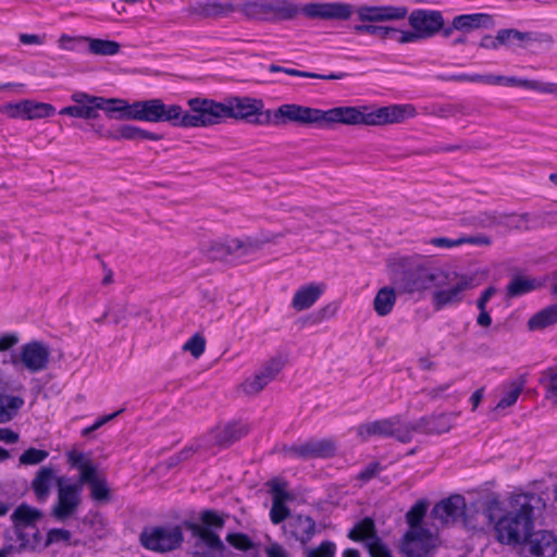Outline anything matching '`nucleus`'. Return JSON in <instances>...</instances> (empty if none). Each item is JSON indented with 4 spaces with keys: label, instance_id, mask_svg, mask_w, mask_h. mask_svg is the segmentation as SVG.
<instances>
[{
    "label": "nucleus",
    "instance_id": "nucleus-28",
    "mask_svg": "<svg viewBox=\"0 0 557 557\" xmlns=\"http://www.w3.org/2000/svg\"><path fill=\"white\" fill-rule=\"evenodd\" d=\"M323 289V285L313 283L300 287L293 297L292 307L297 311L310 308L320 298Z\"/></svg>",
    "mask_w": 557,
    "mask_h": 557
},
{
    "label": "nucleus",
    "instance_id": "nucleus-44",
    "mask_svg": "<svg viewBox=\"0 0 557 557\" xmlns=\"http://www.w3.org/2000/svg\"><path fill=\"white\" fill-rule=\"evenodd\" d=\"M89 42V51L97 55H114L120 51V44L113 40L84 38Z\"/></svg>",
    "mask_w": 557,
    "mask_h": 557
},
{
    "label": "nucleus",
    "instance_id": "nucleus-37",
    "mask_svg": "<svg viewBox=\"0 0 557 557\" xmlns=\"http://www.w3.org/2000/svg\"><path fill=\"white\" fill-rule=\"evenodd\" d=\"M396 302V294L393 287L385 286L377 290L373 308L380 317L387 315L394 308Z\"/></svg>",
    "mask_w": 557,
    "mask_h": 557
},
{
    "label": "nucleus",
    "instance_id": "nucleus-10",
    "mask_svg": "<svg viewBox=\"0 0 557 557\" xmlns=\"http://www.w3.org/2000/svg\"><path fill=\"white\" fill-rule=\"evenodd\" d=\"M58 500L51 509V515L58 521H65L72 517L81 505V484H65L64 478L57 479Z\"/></svg>",
    "mask_w": 557,
    "mask_h": 557
},
{
    "label": "nucleus",
    "instance_id": "nucleus-6",
    "mask_svg": "<svg viewBox=\"0 0 557 557\" xmlns=\"http://www.w3.org/2000/svg\"><path fill=\"white\" fill-rule=\"evenodd\" d=\"M44 513L40 509L29 506L26 503L18 505L13 511L11 519L21 540V547L34 548L40 542L38 523Z\"/></svg>",
    "mask_w": 557,
    "mask_h": 557
},
{
    "label": "nucleus",
    "instance_id": "nucleus-62",
    "mask_svg": "<svg viewBox=\"0 0 557 557\" xmlns=\"http://www.w3.org/2000/svg\"><path fill=\"white\" fill-rule=\"evenodd\" d=\"M71 532L64 529H51L47 535V545L61 541H69Z\"/></svg>",
    "mask_w": 557,
    "mask_h": 557
},
{
    "label": "nucleus",
    "instance_id": "nucleus-59",
    "mask_svg": "<svg viewBox=\"0 0 557 557\" xmlns=\"http://www.w3.org/2000/svg\"><path fill=\"white\" fill-rule=\"evenodd\" d=\"M289 513H290V511L285 506V504L272 503V508L270 510V518L274 524H278V523L283 522L289 516Z\"/></svg>",
    "mask_w": 557,
    "mask_h": 557
},
{
    "label": "nucleus",
    "instance_id": "nucleus-13",
    "mask_svg": "<svg viewBox=\"0 0 557 557\" xmlns=\"http://www.w3.org/2000/svg\"><path fill=\"white\" fill-rule=\"evenodd\" d=\"M286 454L300 459L330 458L335 455L336 445L332 440H310L285 448Z\"/></svg>",
    "mask_w": 557,
    "mask_h": 557
},
{
    "label": "nucleus",
    "instance_id": "nucleus-30",
    "mask_svg": "<svg viewBox=\"0 0 557 557\" xmlns=\"http://www.w3.org/2000/svg\"><path fill=\"white\" fill-rule=\"evenodd\" d=\"M72 101L79 104L85 120H96L99 117V110L103 102V97L91 96L86 92L76 91L71 96Z\"/></svg>",
    "mask_w": 557,
    "mask_h": 557
},
{
    "label": "nucleus",
    "instance_id": "nucleus-33",
    "mask_svg": "<svg viewBox=\"0 0 557 557\" xmlns=\"http://www.w3.org/2000/svg\"><path fill=\"white\" fill-rule=\"evenodd\" d=\"M454 413L440 412L423 417L426 435L447 433L454 425Z\"/></svg>",
    "mask_w": 557,
    "mask_h": 557
},
{
    "label": "nucleus",
    "instance_id": "nucleus-17",
    "mask_svg": "<svg viewBox=\"0 0 557 557\" xmlns=\"http://www.w3.org/2000/svg\"><path fill=\"white\" fill-rule=\"evenodd\" d=\"M283 236L284 234L261 232L253 236L233 238L231 247L235 249V256L237 258H245L260 251L267 244L276 243L277 239H280Z\"/></svg>",
    "mask_w": 557,
    "mask_h": 557
},
{
    "label": "nucleus",
    "instance_id": "nucleus-21",
    "mask_svg": "<svg viewBox=\"0 0 557 557\" xmlns=\"http://www.w3.org/2000/svg\"><path fill=\"white\" fill-rule=\"evenodd\" d=\"M399 417H393L382 420L360 424L358 435L362 441H367L370 436L395 437L397 440Z\"/></svg>",
    "mask_w": 557,
    "mask_h": 557
},
{
    "label": "nucleus",
    "instance_id": "nucleus-42",
    "mask_svg": "<svg viewBox=\"0 0 557 557\" xmlns=\"http://www.w3.org/2000/svg\"><path fill=\"white\" fill-rule=\"evenodd\" d=\"M397 441L400 443L411 442L414 434H426L423 417L414 422H403L398 424Z\"/></svg>",
    "mask_w": 557,
    "mask_h": 557
},
{
    "label": "nucleus",
    "instance_id": "nucleus-15",
    "mask_svg": "<svg viewBox=\"0 0 557 557\" xmlns=\"http://www.w3.org/2000/svg\"><path fill=\"white\" fill-rule=\"evenodd\" d=\"M466 513V499L461 495H453L437 503L431 515L442 524H453L461 520Z\"/></svg>",
    "mask_w": 557,
    "mask_h": 557
},
{
    "label": "nucleus",
    "instance_id": "nucleus-26",
    "mask_svg": "<svg viewBox=\"0 0 557 557\" xmlns=\"http://www.w3.org/2000/svg\"><path fill=\"white\" fill-rule=\"evenodd\" d=\"M55 478V470L51 466L41 467L32 481V490L36 496V499L44 503L48 499L51 491L52 482Z\"/></svg>",
    "mask_w": 557,
    "mask_h": 557
},
{
    "label": "nucleus",
    "instance_id": "nucleus-31",
    "mask_svg": "<svg viewBox=\"0 0 557 557\" xmlns=\"http://www.w3.org/2000/svg\"><path fill=\"white\" fill-rule=\"evenodd\" d=\"M498 42L500 46H508L515 40L517 41H540V42H553V38L549 35L542 34L534 36L532 33L520 32L515 28H504L497 32Z\"/></svg>",
    "mask_w": 557,
    "mask_h": 557
},
{
    "label": "nucleus",
    "instance_id": "nucleus-46",
    "mask_svg": "<svg viewBox=\"0 0 557 557\" xmlns=\"http://www.w3.org/2000/svg\"><path fill=\"white\" fill-rule=\"evenodd\" d=\"M428 504L424 500L416 503L406 513V521L409 529H424L421 522L426 513Z\"/></svg>",
    "mask_w": 557,
    "mask_h": 557
},
{
    "label": "nucleus",
    "instance_id": "nucleus-34",
    "mask_svg": "<svg viewBox=\"0 0 557 557\" xmlns=\"http://www.w3.org/2000/svg\"><path fill=\"white\" fill-rule=\"evenodd\" d=\"M128 318H138L149 321L151 319L148 309L137 305H116L112 310V321L115 325L124 324Z\"/></svg>",
    "mask_w": 557,
    "mask_h": 557
},
{
    "label": "nucleus",
    "instance_id": "nucleus-24",
    "mask_svg": "<svg viewBox=\"0 0 557 557\" xmlns=\"http://www.w3.org/2000/svg\"><path fill=\"white\" fill-rule=\"evenodd\" d=\"M494 26L493 16L487 13L461 14L454 17L456 30L469 33L475 29H488Z\"/></svg>",
    "mask_w": 557,
    "mask_h": 557
},
{
    "label": "nucleus",
    "instance_id": "nucleus-20",
    "mask_svg": "<svg viewBox=\"0 0 557 557\" xmlns=\"http://www.w3.org/2000/svg\"><path fill=\"white\" fill-rule=\"evenodd\" d=\"M358 17L362 22H381L403 20L408 14L406 7H360L357 11Z\"/></svg>",
    "mask_w": 557,
    "mask_h": 557
},
{
    "label": "nucleus",
    "instance_id": "nucleus-14",
    "mask_svg": "<svg viewBox=\"0 0 557 557\" xmlns=\"http://www.w3.org/2000/svg\"><path fill=\"white\" fill-rule=\"evenodd\" d=\"M236 11L231 1L207 0L190 4L186 12L190 17L199 20H219L230 16Z\"/></svg>",
    "mask_w": 557,
    "mask_h": 557
},
{
    "label": "nucleus",
    "instance_id": "nucleus-7",
    "mask_svg": "<svg viewBox=\"0 0 557 557\" xmlns=\"http://www.w3.org/2000/svg\"><path fill=\"white\" fill-rule=\"evenodd\" d=\"M438 546V539L429 529H408L398 543L403 557H429Z\"/></svg>",
    "mask_w": 557,
    "mask_h": 557
},
{
    "label": "nucleus",
    "instance_id": "nucleus-43",
    "mask_svg": "<svg viewBox=\"0 0 557 557\" xmlns=\"http://www.w3.org/2000/svg\"><path fill=\"white\" fill-rule=\"evenodd\" d=\"M238 11L249 20L269 21L265 0L246 1L239 7Z\"/></svg>",
    "mask_w": 557,
    "mask_h": 557
},
{
    "label": "nucleus",
    "instance_id": "nucleus-18",
    "mask_svg": "<svg viewBox=\"0 0 557 557\" xmlns=\"http://www.w3.org/2000/svg\"><path fill=\"white\" fill-rule=\"evenodd\" d=\"M305 15L311 18L347 20L352 14V8L346 3H308L302 8Z\"/></svg>",
    "mask_w": 557,
    "mask_h": 557
},
{
    "label": "nucleus",
    "instance_id": "nucleus-3",
    "mask_svg": "<svg viewBox=\"0 0 557 557\" xmlns=\"http://www.w3.org/2000/svg\"><path fill=\"white\" fill-rule=\"evenodd\" d=\"M188 107L197 113V128L221 124L226 119L243 120L253 125H269L270 110L261 99L230 97L224 102L209 98H191Z\"/></svg>",
    "mask_w": 557,
    "mask_h": 557
},
{
    "label": "nucleus",
    "instance_id": "nucleus-32",
    "mask_svg": "<svg viewBox=\"0 0 557 557\" xmlns=\"http://www.w3.org/2000/svg\"><path fill=\"white\" fill-rule=\"evenodd\" d=\"M187 528L190 530L194 537L198 539L205 546L214 552L222 553L225 548L220 536L207 527H202L199 523H188Z\"/></svg>",
    "mask_w": 557,
    "mask_h": 557
},
{
    "label": "nucleus",
    "instance_id": "nucleus-22",
    "mask_svg": "<svg viewBox=\"0 0 557 557\" xmlns=\"http://www.w3.org/2000/svg\"><path fill=\"white\" fill-rule=\"evenodd\" d=\"M285 531L305 546L315 533V521L309 516H293L288 520Z\"/></svg>",
    "mask_w": 557,
    "mask_h": 557
},
{
    "label": "nucleus",
    "instance_id": "nucleus-27",
    "mask_svg": "<svg viewBox=\"0 0 557 557\" xmlns=\"http://www.w3.org/2000/svg\"><path fill=\"white\" fill-rule=\"evenodd\" d=\"M269 21H284L295 17L299 8L294 0H265Z\"/></svg>",
    "mask_w": 557,
    "mask_h": 557
},
{
    "label": "nucleus",
    "instance_id": "nucleus-16",
    "mask_svg": "<svg viewBox=\"0 0 557 557\" xmlns=\"http://www.w3.org/2000/svg\"><path fill=\"white\" fill-rule=\"evenodd\" d=\"M522 545L533 557H553L557 552V537L547 530H532Z\"/></svg>",
    "mask_w": 557,
    "mask_h": 557
},
{
    "label": "nucleus",
    "instance_id": "nucleus-8",
    "mask_svg": "<svg viewBox=\"0 0 557 557\" xmlns=\"http://www.w3.org/2000/svg\"><path fill=\"white\" fill-rule=\"evenodd\" d=\"M412 36V42L434 37L444 26V17L441 11L416 9L408 17Z\"/></svg>",
    "mask_w": 557,
    "mask_h": 557
},
{
    "label": "nucleus",
    "instance_id": "nucleus-29",
    "mask_svg": "<svg viewBox=\"0 0 557 557\" xmlns=\"http://www.w3.org/2000/svg\"><path fill=\"white\" fill-rule=\"evenodd\" d=\"M109 119L119 121L132 120L133 103L121 98H104L101 108Z\"/></svg>",
    "mask_w": 557,
    "mask_h": 557
},
{
    "label": "nucleus",
    "instance_id": "nucleus-64",
    "mask_svg": "<svg viewBox=\"0 0 557 557\" xmlns=\"http://www.w3.org/2000/svg\"><path fill=\"white\" fill-rule=\"evenodd\" d=\"M543 374L549 381L548 392L552 395L557 396V369L549 368L545 370Z\"/></svg>",
    "mask_w": 557,
    "mask_h": 557
},
{
    "label": "nucleus",
    "instance_id": "nucleus-50",
    "mask_svg": "<svg viewBox=\"0 0 557 557\" xmlns=\"http://www.w3.org/2000/svg\"><path fill=\"white\" fill-rule=\"evenodd\" d=\"M205 348H206V339L205 337L199 334V333H196L194 334L184 345H183V350L184 351H188L190 352V355L194 357V358H199L203 351H205Z\"/></svg>",
    "mask_w": 557,
    "mask_h": 557
},
{
    "label": "nucleus",
    "instance_id": "nucleus-5",
    "mask_svg": "<svg viewBox=\"0 0 557 557\" xmlns=\"http://www.w3.org/2000/svg\"><path fill=\"white\" fill-rule=\"evenodd\" d=\"M132 121L166 122L174 127L197 128V113L184 111L178 104H165L159 98L134 101Z\"/></svg>",
    "mask_w": 557,
    "mask_h": 557
},
{
    "label": "nucleus",
    "instance_id": "nucleus-35",
    "mask_svg": "<svg viewBox=\"0 0 557 557\" xmlns=\"http://www.w3.org/2000/svg\"><path fill=\"white\" fill-rule=\"evenodd\" d=\"M4 391L5 387H0V423L13 420L25 403L20 396L4 395Z\"/></svg>",
    "mask_w": 557,
    "mask_h": 557
},
{
    "label": "nucleus",
    "instance_id": "nucleus-45",
    "mask_svg": "<svg viewBox=\"0 0 557 557\" xmlns=\"http://www.w3.org/2000/svg\"><path fill=\"white\" fill-rule=\"evenodd\" d=\"M267 485L270 488V493L272 494V503L275 504H285L288 500L293 499V495L287 492V482L280 480L277 478L270 480Z\"/></svg>",
    "mask_w": 557,
    "mask_h": 557
},
{
    "label": "nucleus",
    "instance_id": "nucleus-54",
    "mask_svg": "<svg viewBox=\"0 0 557 557\" xmlns=\"http://www.w3.org/2000/svg\"><path fill=\"white\" fill-rule=\"evenodd\" d=\"M202 527L220 530L224 527L225 520L214 510H203L200 515Z\"/></svg>",
    "mask_w": 557,
    "mask_h": 557
},
{
    "label": "nucleus",
    "instance_id": "nucleus-53",
    "mask_svg": "<svg viewBox=\"0 0 557 557\" xmlns=\"http://www.w3.org/2000/svg\"><path fill=\"white\" fill-rule=\"evenodd\" d=\"M336 545L331 541H323L315 548H306L305 556L306 557H335Z\"/></svg>",
    "mask_w": 557,
    "mask_h": 557
},
{
    "label": "nucleus",
    "instance_id": "nucleus-41",
    "mask_svg": "<svg viewBox=\"0 0 557 557\" xmlns=\"http://www.w3.org/2000/svg\"><path fill=\"white\" fill-rule=\"evenodd\" d=\"M527 383L525 375L522 374L518 379L511 381L509 383V389L505 393V395L500 398L495 409H505L516 404L519 395L521 394L524 385Z\"/></svg>",
    "mask_w": 557,
    "mask_h": 557
},
{
    "label": "nucleus",
    "instance_id": "nucleus-52",
    "mask_svg": "<svg viewBox=\"0 0 557 557\" xmlns=\"http://www.w3.org/2000/svg\"><path fill=\"white\" fill-rule=\"evenodd\" d=\"M284 366L285 361L281 357H275L265 362L258 372H260L263 376H267L269 382H272L282 371Z\"/></svg>",
    "mask_w": 557,
    "mask_h": 557
},
{
    "label": "nucleus",
    "instance_id": "nucleus-1",
    "mask_svg": "<svg viewBox=\"0 0 557 557\" xmlns=\"http://www.w3.org/2000/svg\"><path fill=\"white\" fill-rule=\"evenodd\" d=\"M398 265L400 272L394 280L397 288L407 294L434 288L432 304L435 310L461 302L463 293L475 286L472 276L445 271L424 257H404Z\"/></svg>",
    "mask_w": 557,
    "mask_h": 557
},
{
    "label": "nucleus",
    "instance_id": "nucleus-47",
    "mask_svg": "<svg viewBox=\"0 0 557 557\" xmlns=\"http://www.w3.org/2000/svg\"><path fill=\"white\" fill-rule=\"evenodd\" d=\"M269 380L267 376H263L260 372H257L252 377L247 379L242 387L245 394L247 395H257L260 393L268 384Z\"/></svg>",
    "mask_w": 557,
    "mask_h": 557
},
{
    "label": "nucleus",
    "instance_id": "nucleus-58",
    "mask_svg": "<svg viewBox=\"0 0 557 557\" xmlns=\"http://www.w3.org/2000/svg\"><path fill=\"white\" fill-rule=\"evenodd\" d=\"M99 479L100 476L97 474L96 467L91 462H89L88 465L79 469V480L77 484H81V486L84 483L91 485Z\"/></svg>",
    "mask_w": 557,
    "mask_h": 557
},
{
    "label": "nucleus",
    "instance_id": "nucleus-63",
    "mask_svg": "<svg viewBox=\"0 0 557 557\" xmlns=\"http://www.w3.org/2000/svg\"><path fill=\"white\" fill-rule=\"evenodd\" d=\"M383 26L371 24H358L354 26V32L357 34H369L381 38Z\"/></svg>",
    "mask_w": 557,
    "mask_h": 557
},
{
    "label": "nucleus",
    "instance_id": "nucleus-9",
    "mask_svg": "<svg viewBox=\"0 0 557 557\" xmlns=\"http://www.w3.org/2000/svg\"><path fill=\"white\" fill-rule=\"evenodd\" d=\"M321 110L296 103H285L276 110H270L269 125L282 126L287 123L301 125L318 124L320 126Z\"/></svg>",
    "mask_w": 557,
    "mask_h": 557
},
{
    "label": "nucleus",
    "instance_id": "nucleus-49",
    "mask_svg": "<svg viewBox=\"0 0 557 557\" xmlns=\"http://www.w3.org/2000/svg\"><path fill=\"white\" fill-rule=\"evenodd\" d=\"M232 239L226 243H213L208 249L209 258L213 260H223L228 256H235V249L232 247Z\"/></svg>",
    "mask_w": 557,
    "mask_h": 557
},
{
    "label": "nucleus",
    "instance_id": "nucleus-4",
    "mask_svg": "<svg viewBox=\"0 0 557 557\" xmlns=\"http://www.w3.org/2000/svg\"><path fill=\"white\" fill-rule=\"evenodd\" d=\"M414 114L416 109L411 104H393L377 109L369 106L335 107L326 111L321 110L320 126L330 128L335 123L350 126H382L401 123Z\"/></svg>",
    "mask_w": 557,
    "mask_h": 557
},
{
    "label": "nucleus",
    "instance_id": "nucleus-19",
    "mask_svg": "<svg viewBox=\"0 0 557 557\" xmlns=\"http://www.w3.org/2000/svg\"><path fill=\"white\" fill-rule=\"evenodd\" d=\"M8 109L12 111L10 113V117H22L25 120L44 119L51 116L55 112L53 106L45 102H36L33 100H23L17 103H11L8 106Z\"/></svg>",
    "mask_w": 557,
    "mask_h": 557
},
{
    "label": "nucleus",
    "instance_id": "nucleus-61",
    "mask_svg": "<svg viewBox=\"0 0 557 557\" xmlns=\"http://www.w3.org/2000/svg\"><path fill=\"white\" fill-rule=\"evenodd\" d=\"M450 383H444L434 388H423L422 393L425 394L430 399L436 400L445 397V394L450 388Z\"/></svg>",
    "mask_w": 557,
    "mask_h": 557
},
{
    "label": "nucleus",
    "instance_id": "nucleus-38",
    "mask_svg": "<svg viewBox=\"0 0 557 557\" xmlns=\"http://www.w3.org/2000/svg\"><path fill=\"white\" fill-rule=\"evenodd\" d=\"M508 87H523L527 89L536 90L543 94H554L557 95V84L556 83H542L539 81H531L527 78H519L516 76H507L506 85Z\"/></svg>",
    "mask_w": 557,
    "mask_h": 557
},
{
    "label": "nucleus",
    "instance_id": "nucleus-23",
    "mask_svg": "<svg viewBox=\"0 0 557 557\" xmlns=\"http://www.w3.org/2000/svg\"><path fill=\"white\" fill-rule=\"evenodd\" d=\"M103 137L112 140H153L158 141L163 138V135L148 132L140 127L131 124L120 125L115 131H107Z\"/></svg>",
    "mask_w": 557,
    "mask_h": 557
},
{
    "label": "nucleus",
    "instance_id": "nucleus-2",
    "mask_svg": "<svg viewBox=\"0 0 557 557\" xmlns=\"http://www.w3.org/2000/svg\"><path fill=\"white\" fill-rule=\"evenodd\" d=\"M545 506L542 497L535 493L513 494L509 499V509L503 512L497 498L487 499L483 505V516L493 524L495 540L507 546H519L534 529L536 511Z\"/></svg>",
    "mask_w": 557,
    "mask_h": 557
},
{
    "label": "nucleus",
    "instance_id": "nucleus-39",
    "mask_svg": "<svg viewBox=\"0 0 557 557\" xmlns=\"http://www.w3.org/2000/svg\"><path fill=\"white\" fill-rule=\"evenodd\" d=\"M557 323V304L550 305L533 314L528 321L530 330H543Z\"/></svg>",
    "mask_w": 557,
    "mask_h": 557
},
{
    "label": "nucleus",
    "instance_id": "nucleus-48",
    "mask_svg": "<svg viewBox=\"0 0 557 557\" xmlns=\"http://www.w3.org/2000/svg\"><path fill=\"white\" fill-rule=\"evenodd\" d=\"M48 456L49 453L47 450L30 447L20 456L18 461L24 466H35L42 462Z\"/></svg>",
    "mask_w": 557,
    "mask_h": 557
},
{
    "label": "nucleus",
    "instance_id": "nucleus-55",
    "mask_svg": "<svg viewBox=\"0 0 557 557\" xmlns=\"http://www.w3.org/2000/svg\"><path fill=\"white\" fill-rule=\"evenodd\" d=\"M226 542L236 549L247 552L253 548V542L244 533H230L226 536Z\"/></svg>",
    "mask_w": 557,
    "mask_h": 557
},
{
    "label": "nucleus",
    "instance_id": "nucleus-36",
    "mask_svg": "<svg viewBox=\"0 0 557 557\" xmlns=\"http://www.w3.org/2000/svg\"><path fill=\"white\" fill-rule=\"evenodd\" d=\"M535 278L527 277L523 275H513L506 287V296L508 298H516L525 295L537 287Z\"/></svg>",
    "mask_w": 557,
    "mask_h": 557
},
{
    "label": "nucleus",
    "instance_id": "nucleus-57",
    "mask_svg": "<svg viewBox=\"0 0 557 557\" xmlns=\"http://www.w3.org/2000/svg\"><path fill=\"white\" fill-rule=\"evenodd\" d=\"M90 491L91 498L97 502H108L110 499V490L102 478L90 485Z\"/></svg>",
    "mask_w": 557,
    "mask_h": 557
},
{
    "label": "nucleus",
    "instance_id": "nucleus-51",
    "mask_svg": "<svg viewBox=\"0 0 557 557\" xmlns=\"http://www.w3.org/2000/svg\"><path fill=\"white\" fill-rule=\"evenodd\" d=\"M381 39L386 40L391 39L398 44H411L412 36H410L409 30H399L394 27L383 26Z\"/></svg>",
    "mask_w": 557,
    "mask_h": 557
},
{
    "label": "nucleus",
    "instance_id": "nucleus-25",
    "mask_svg": "<svg viewBox=\"0 0 557 557\" xmlns=\"http://www.w3.org/2000/svg\"><path fill=\"white\" fill-rule=\"evenodd\" d=\"M247 433L244 425L238 423H228L222 428H216L209 435V444L226 447L242 438Z\"/></svg>",
    "mask_w": 557,
    "mask_h": 557
},
{
    "label": "nucleus",
    "instance_id": "nucleus-40",
    "mask_svg": "<svg viewBox=\"0 0 557 557\" xmlns=\"http://www.w3.org/2000/svg\"><path fill=\"white\" fill-rule=\"evenodd\" d=\"M375 536H377V534L374 521L368 517L356 523L348 533L350 540L356 542L364 541L366 544Z\"/></svg>",
    "mask_w": 557,
    "mask_h": 557
},
{
    "label": "nucleus",
    "instance_id": "nucleus-56",
    "mask_svg": "<svg viewBox=\"0 0 557 557\" xmlns=\"http://www.w3.org/2000/svg\"><path fill=\"white\" fill-rule=\"evenodd\" d=\"M366 546L372 557H393L391 549L382 542L379 536L370 540Z\"/></svg>",
    "mask_w": 557,
    "mask_h": 557
},
{
    "label": "nucleus",
    "instance_id": "nucleus-12",
    "mask_svg": "<svg viewBox=\"0 0 557 557\" xmlns=\"http://www.w3.org/2000/svg\"><path fill=\"white\" fill-rule=\"evenodd\" d=\"M50 348L42 342L32 341L20 347L18 360L30 373L45 371L50 361Z\"/></svg>",
    "mask_w": 557,
    "mask_h": 557
},
{
    "label": "nucleus",
    "instance_id": "nucleus-11",
    "mask_svg": "<svg viewBox=\"0 0 557 557\" xmlns=\"http://www.w3.org/2000/svg\"><path fill=\"white\" fill-rule=\"evenodd\" d=\"M183 541V534L178 527H156L144 529L140 534V543L156 552H169L176 548Z\"/></svg>",
    "mask_w": 557,
    "mask_h": 557
},
{
    "label": "nucleus",
    "instance_id": "nucleus-60",
    "mask_svg": "<svg viewBox=\"0 0 557 557\" xmlns=\"http://www.w3.org/2000/svg\"><path fill=\"white\" fill-rule=\"evenodd\" d=\"M436 78L446 82L481 83V74L437 75Z\"/></svg>",
    "mask_w": 557,
    "mask_h": 557
}]
</instances>
